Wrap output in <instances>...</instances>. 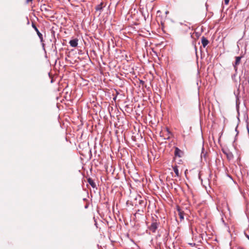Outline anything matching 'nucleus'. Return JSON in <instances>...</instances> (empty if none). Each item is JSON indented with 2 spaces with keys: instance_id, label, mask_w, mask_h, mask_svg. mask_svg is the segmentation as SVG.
Instances as JSON below:
<instances>
[{
  "instance_id": "nucleus-2",
  "label": "nucleus",
  "mask_w": 249,
  "mask_h": 249,
  "mask_svg": "<svg viewBox=\"0 0 249 249\" xmlns=\"http://www.w3.org/2000/svg\"><path fill=\"white\" fill-rule=\"evenodd\" d=\"M180 24L182 26L181 30L184 34L188 33L191 30L190 23H187V24H183L180 22Z\"/></svg>"
},
{
  "instance_id": "nucleus-20",
  "label": "nucleus",
  "mask_w": 249,
  "mask_h": 249,
  "mask_svg": "<svg viewBox=\"0 0 249 249\" xmlns=\"http://www.w3.org/2000/svg\"><path fill=\"white\" fill-rule=\"evenodd\" d=\"M190 34L191 35V37H192V33H190Z\"/></svg>"
},
{
  "instance_id": "nucleus-7",
  "label": "nucleus",
  "mask_w": 249,
  "mask_h": 249,
  "mask_svg": "<svg viewBox=\"0 0 249 249\" xmlns=\"http://www.w3.org/2000/svg\"><path fill=\"white\" fill-rule=\"evenodd\" d=\"M241 57L237 56L235 57V64L234 65V68L235 71L237 70L236 65H238L241 61Z\"/></svg>"
},
{
  "instance_id": "nucleus-16",
  "label": "nucleus",
  "mask_w": 249,
  "mask_h": 249,
  "mask_svg": "<svg viewBox=\"0 0 249 249\" xmlns=\"http://www.w3.org/2000/svg\"><path fill=\"white\" fill-rule=\"evenodd\" d=\"M192 247H193L194 246H195L196 244L195 243H190L189 244Z\"/></svg>"
},
{
  "instance_id": "nucleus-21",
  "label": "nucleus",
  "mask_w": 249,
  "mask_h": 249,
  "mask_svg": "<svg viewBox=\"0 0 249 249\" xmlns=\"http://www.w3.org/2000/svg\"><path fill=\"white\" fill-rule=\"evenodd\" d=\"M50 17L52 18H54L55 17L52 16V17Z\"/></svg>"
},
{
  "instance_id": "nucleus-19",
  "label": "nucleus",
  "mask_w": 249,
  "mask_h": 249,
  "mask_svg": "<svg viewBox=\"0 0 249 249\" xmlns=\"http://www.w3.org/2000/svg\"><path fill=\"white\" fill-rule=\"evenodd\" d=\"M27 20H28L27 24H29V20H28V18H27Z\"/></svg>"
},
{
  "instance_id": "nucleus-6",
  "label": "nucleus",
  "mask_w": 249,
  "mask_h": 249,
  "mask_svg": "<svg viewBox=\"0 0 249 249\" xmlns=\"http://www.w3.org/2000/svg\"><path fill=\"white\" fill-rule=\"evenodd\" d=\"M182 152L178 148L176 147L175 150V155L178 157H181L182 156Z\"/></svg>"
},
{
  "instance_id": "nucleus-5",
  "label": "nucleus",
  "mask_w": 249,
  "mask_h": 249,
  "mask_svg": "<svg viewBox=\"0 0 249 249\" xmlns=\"http://www.w3.org/2000/svg\"><path fill=\"white\" fill-rule=\"evenodd\" d=\"M201 43L203 47L205 48L208 44L209 41L205 37L202 36L201 37Z\"/></svg>"
},
{
  "instance_id": "nucleus-18",
  "label": "nucleus",
  "mask_w": 249,
  "mask_h": 249,
  "mask_svg": "<svg viewBox=\"0 0 249 249\" xmlns=\"http://www.w3.org/2000/svg\"><path fill=\"white\" fill-rule=\"evenodd\" d=\"M246 237L248 238V239L249 240V235H246Z\"/></svg>"
},
{
  "instance_id": "nucleus-22",
  "label": "nucleus",
  "mask_w": 249,
  "mask_h": 249,
  "mask_svg": "<svg viewBox=\"0 0 249 249\" xmlns=\"http://www.w3.org/2000/svg\"><path fill=\"white\" fill-rule=\"evenodd\" d=\"M144 18H145V20H146V18H146V17H145V16H144Z\"/></svg>"
},
{
  "instance_id": "nucleus-10",
  "label": "nucleus",
  "mask_w": 249,
  "mask_h": 249,
  "mask_svg": "<svg viewBox=\"0 0 249 249\" xmlns=\"http://www.w3.org/2000/svg\"><path fill=\"white\" fill-rule=\"evenodd\" d=\"M173 170L176 174V176L177 177H179V171H178V167L177 166H174L173 167Z\"/></svg>"
},
{
  "instance_id": "nucleus-9",
  "label": "nucleus",
  "mask_w": 249,
  "mask_h": 249,
  "mask_svg": "<svg viewBox=\"0 0 249 249\" xmlns=\"http://www.w3.org/2000/svg\"><path fill=\"white\" fill-rule=\"evenodd\" d=\"M104 4L103 2H101L100 4L98 5L96 7V10L97 11H100L103 9L104 7H105Z\"/></svg>"
},
{
  "instance_id": "nucleus-12",
  "label": "nucleus",
  "mask_w": 249,
  "mask_h": 249,
  "mask_svg": "<svg viewBox=\"0 0 249 249\" xmlns=\"http://www.w3.org/2000/svg\"><path fill=\"white\" fill-rule=\"evenodd\" d=\"M140 210H138L137 212L134 214V216L135 217H137V216L139 214V213H140Z\"/></svg>"
},
{
  "instance_id": "nucleus-14",
  "label": "nucleus",
  "mask_w": 249,
  "mask_h": 249,
  "mask_svg": "<svg viewBox=\"0 0 249 249\" xmlns=\"http://www.w3.org/2000/svg\"><path fill=\"white\" fill-rule=\"evenodd\" d=\"M224 3L226 5H228L229 3L230 0H224Z\"/></svg>"
},
{
  "instance_id": "nucleus-24",
  "label": "nucleus",
  "mask_w": 249,
  "mask_h": 249,
  "mask_svg": "<svg viewBox=\"0 0 249 249\" xmlns=\"http://www.w3.org/2000/svg\"><path fill=\"white\" fill-rule=\"evenodd\" d=\"M248 82H249V80H248Z\"/></svg>"
},
{
  "instance_id": "nucleus-4",
  "label": "nucleus",
  "mask_w": 249,
  "mask_h": 249,
  "mask_svg": "<svg viewBox=\"0 0 249 249\" xmlns=\"http://www.w3.org/2000/svg\"><path fill=\"white\" fill-rule=\"evenodd\" d=\"M78 40L77 38L71 40L69 42L70 46L72 47H77L78 45Z\"/></svg>"
},
{
  "instance_id": "nucleus-15",
  "label": "nucleus",
  "mask_w": 249,
  "mask_h": 249,
  "mask_svg": "<svg viewBox=\"0 0 249 249\" xmlns=\"http://www.w3.org/2000/svg\"><path fill=\"white\" fill-rule=\"evenodd\" d=\"M33 1V0H26V2L28 4L29 3H32Z\"/></svg>"
},
{
  "instance_id": "nucleus-23",
  "label": "nucleus",
  "mask_w": 249,
  "mask_h": 249,
  "mask_svg": "<svg viewBox=\"0 0 249 249\" xmlns=\"http://www.w3.org/2000/svg\"><path fill=\"white\" fill-rule=\"evenodd\" d=\"M44 44L43 43H42L43 47H44Z\"/></svg>"
},
{
  "instance_id": "nucleus-1",
  "label": "nucleus",
  "mask_w": 249,
  "mask_h": 249,
  "mask_svg": "<svg viewBox=\"0 0 249 249\" xmlns=\"http://www.w3.org/2000/svg\"><path fill=\"white\" fill-rule=\"evenodd\" d=\"M160 225V222L157 220V219L152 217V222L151 225L148 227V230L152 232L153 233H155L156 231V230L158 228Z\"/></svg>"
},
{
  "instance_id": "nucleus-8",
  "label": "nucleus",
  "mask_w": 249,
  "mask_h": 249,
  "mask_svg": "<svg viewBox=\"0 0 249 249\" xmlns=\"http://www.w3.org/2000/svg\"><path fill=\"white\" fill-rule=\"evenodd\" d=\"M88 183L91 185V186L94 188L96 187V185L95 184V183L94 182V181L93 180V179L91 178H89L88 179Z\"/></svg>"
},
{
  "instance_id": "nucleus-13",
  "label": "nucleus",
  "mask_w": 249,
  "mask_h": 249,
  "mask_svg": "<svg viewBox=\"0 0 249 249\" xmlns=\"http://www.w3.org/2000/svg\"><path fill=\"white\" fill-rule=\"evenodd\" d=\"M139 203H140V204H141V205L143 204L144 205H145V203L144 202V201L143 200H142L140 201Z\"/></svg>"
},
{
  "instance_id": "nucleus-11",
  "label": "nucleus",
  "mask_w": 249,
  "mask_h": 249,
  "mask_svg": "<svg viewBox=\"0 0 249 249\" xmlns=\"http://www.w3.org/2000/svg\"><path fill=\"white\" fill-rule=\"evenodd\" d=\"M178 211L179 218L180 219V220L181 221L184 219V213L183 212H181L179 209H178Z\"/></svg>"
},
{
  "instance_id": "nucleus-17",
  "label": "nucleus",
  "mask_w": 249,
  "mask_h": 249,
  "mask_svg": "<svg viewBox=\"0 0 249 249\" xmlns=\"http://www.w3.org/2000/svg\"><path fill=\"white\" fill-rule=\"evenodd\" d=\"M165 13L166 15H167V14H169V12L168 11H165Z\"/></svg>"
},
{
  "instance_id": "nucleus-3",
  "label": "nucleus",
  "mask_w": 249,
  "mask_h": 249,
  "mask_svg": "<svg viewBox=\"0 0 249 249\" xmlns=\"http://www.w3.org/2000/svg\"><path fill=\"white\" fill-rule=\"evenodd\" d=\"M32 27L35 29V30L36 31L40 40V42H43V35L39 31V30H38V29L37 28V27H36V25L35 24V23L32 22Z\"/></svg>"
}]
</instances>
